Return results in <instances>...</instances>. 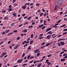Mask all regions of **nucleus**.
Returning <instances> with one entry per match:
<instances>
[{
	"label": "nucleus",
	"mask_w": 67,
	"mask_h": 67,
	"mask_svg": "<svg viewBox=\"0 0 67 67\" xmlns=\"http://www.w3.org/2000/svg\"><path fill=\"white\" fill-rule=\"evenodd\" d=\"M23 60H22V59H20L19 60H18V63H21V62H22L23 61Z\"/></svg>",
	"instance_id": "obj_4"
},
{
	"label": "nucleus",
	"mask_w": 67,
	"mask_h": 67,
	"mask_svg": "<svg viewBox=\"0 0 67 67\" xmlns=\"http://www.w3.org/2000/svg\"><path fill=\"white\" fill-rule=\"evenodd\" d=\"M43 37H40L39 38V40H40L41 39H42V38H43Z\"/></svg>",
	"instance_id": "obj_42"
},
{
	"label": "nucleus",
	"mask_w": 67,
	"mask_h": 67,
	"mask_svg": "<svg viewBox=\"0 0 67 67\" xmlns=\"http://www.w3.org/2000/svg\"><path fill=\"white\" fill-rule=\"evenodd\" d=\"M65 60V59H61V62H63Z\"/></svg>",
	"instance_id": "obj_17"
},
{
	"label": "nucleus",
	"mask_w": 67,
	"mask_h": 67,
	"mask_svg": "<svg viewBox=\"0 0 67 67\" xmlns=\"http://www.w3.org/2000/svg\"><path fill=\"white\" fill-rule=\"evenodd\" d=\"M25 53H23L22 54V57H24V56H25Z\"/></svg>",
	"instance_id": "obj_26"
},
{
	"label": "nucleus",
	"mask_w": 67,
	"mask_h": 67,
	"mask_svg": "<svg viewBox=\"0 0 67 67\" xmlns=\"http://www.w3.org/2000/svg\"><path fill=\"white\" fill-rule=\"evenodd\" d=\"M45 44V42H43L42 44H41V45H44V44Z\"/></svg>",
	"instance_id": "obj_30"
},
{
	"label": "nucleus",
	"mask_w": 67,
	"mask_h": 67,
	"mask_svg": "<svg viewBox=\"0 0 67 67\" xmlns=\"http://www.w3.org/2000/svg\"><path fill=\"white\" fill-rule=\"evenodd\" d=\"M28 23H28V22H26V23H25V24H28Z\"/></svg>",
	"instance_id": "obj_64"
},
{
	"label": "nucleus",
	"mask_w": 67,
	"mask_h": 67,
	"mask_svg": "<svg viewBox=\"0 0 67 67\" xmlns=\"http://www.w3.org/2000/svg\"><path fill=\"white\" fill-rule=\"evenodd\" d=\"M3 42H4V41H2V42H1L0 43V44H1V45H2V43H3Z\"/></svg>",
	"instance_id": "obj_57"
},
{
	"label": "nucleus",
	"mask_w": 67,
	"mask_h": 67,
	"mask_svg": "<svg viewBox=\"0 0 67 67\" xmlns=\"http://www.w3.org/2000/svg\"><path fill=\"white\" fill-rule=\"evenodd\" d=\"M61 21L62 20H59L57 22V23H60Z\"/></svg>",
	"instance_id": "obj_29"
},
{
	"label": "nucleus",
	"mask_w": 67,
	"mask_h": 67,
	"mask_svg": "<svg viewBox=\"0 0 67 67\" xmlns=\"http://www.w3.org/2000/svg\"><path fill=\"white\" fill-rule=\"evenodd\" d=\"M30 56H30V55H29L28 56V57H27L28 59H29V58H30Z\"/></svg>",
	"instance_id": "obj_48"
},
{
	"label": "nucleus",
	"mask_w": 67,
	"mask_h": 67,
	"mask_svg": "<svg viewBox=\"0 0 67 67\" xmlns=\"http://www.w3.org/2000/svg\"><path fill=\"white\" fill-rule=\"evenodd\" d=\"M31 49V46H29L28 47V50H29Z\"/></svg>",
	"instance_id": "obj_21"
},
{
	"label": "nucleus",
	"mask_w": 67,
	"mask_h": 67,
	"mask_svg": "<svg viewBox=\"0 0 67 67\" xmlns=\"http://www.w3.org/2000/svg\"><path fill=\"white\" fill-rule=\"evenodd\" d=\"M42 11H43V12H45V11L44 10V9H42Z\"/></svg>",
	"instance_id": "obj_61"
},
{
	"label": "nucleus",
	"mask_w": 67,
	"mask_h": 67,
	"mask_svg": "<svg viewBox=\"0 0 67 67\" xmlns=\"http://www.w3.org/2000/svg\"><path fill=\"white\" fill-rule=\"evenodd\" d=\"M51 30H52L51 27H50L49 28L45 30L46 32H48V31H50Z\"/></svg>",
	"instance_id": "obj_1"
},
{
	"label": "nucleus",
	"mask_w": 67,
	"mask_h": 67,
	"mask_svg": "<svg viewBox=\"0 0 67 67\" xmlns=\"http://www.w3.org/2000/svg\"><path fill=\"white\" fill-rule=\"evenodd\" d=\"M39 50H40V49L36 50L34 52L35 53H36L37 52H38V51H39Z\"/></svg>",
	"instance_id": "obj_32"
},
{
	"label": "nucleus",
	"mask_w": 67,
	"mask_h": 67,
	"mask_svg": "<svg viewBox=\"0 0 67 67\" xmlns=\"http://www.w3.org/2000/svg\"><path fill=\"white\" fill-rule=\"evenodd\" d=\"M5 34V32L4 31L2 33V35H4Z\"/></svg>",
	"instance_id": "obj_56"
},
{
	"label": "nucleus",
	"mask_w": 67,
	"mask_h": 67,
	"mask_svg": "<svg viewBox=\"0 0 67 67\" xmlns=\"http://www.w3.org/2000/svg\"><path fill=\"white\" fill-rule=\"evenodd\" d=\"M63 14V12H61L60 13V15H62V14Z\"/></svg>",
	"instance_id": "obj_53"
},
{
	"label": "nucleus",
	"mask_w": 67,
	"mask_h": 67,
	"mask_svg": "<svg viewBox=\"0 0 67 67\" xmlns=\"http://www.w3.org/2000/svg\"><path fill=\"white\" fill-rule=\"evenodd\" d=\"M5 32L6 33H8L9 32V30H7Z\"/></svg>",
	"instance_id": "obj_37"
},
{
	"label": "nucleus",
	"mask_w": 67,
	"mask_h": 67,
	"mask_svg": "<svg viewBox=\"0 0 67 67\" xmlns=\"http://www.w3.org/2000/svg\"><path fill=\"white\" fill-rule=\"evenodd\" d=\"M44 24H42L41 25H39V27H42L43 26H44Z\"/></svg>",
	"instance_id": "obj_16"
},
{
	"label": "nucleus",
	"mask_w": 67,
	"mask_h": 67,
	"mask_svg": "<svg viewBox=\"0 0 67 67\" xmlns=\"http://www.w3.org/2000/svg\"><path fill=\"white\" fill-rule=\"evenodd\" d=\"M5 12L6 11L5 10H3L2 11V13H5Z\"/></svg>",
	"instance_id": "obj_33"
},
{
	"label": "nucleus",
	"mask_w": 67,
	"mask_h": 67,
	"mask_svg": "<svg viewBox=\"0 0 67 67\" xmlns=\"http://www.w3.org/2000/svg\"><path fill=\"white\" fill-rule=\"evenodd\" d=\"M45 26H43V27H42V30H43L44 29H45Z\"/></svg>",
	"instance_id": "obj_39"
},
{
	"label": "nucleus",
	"mask_w": 67,
	"mask_h": 67,
	"mask_svg": "<svg viewBox=\"0 0 67 67\" xmlns=\"http://www.w3.org/2000/svg\"><path fill=\"white\" fill-rule=\"evenodd\" d=\"M33 36H34V35H33V34L31 35V38H33Z\"/></svg>",
	"instance_id": "obj_28"
},
{
	"label": "nucleus",
	"mask_w": 67,
	"mask_h": 67,
	"mask_svg": "<svg viewBox=\"0 0 67 67\" xmlns=\"http://www.w3.org/2000/svg\"><path fill=\"white\" fill-rule=\"evenodd\" d=\"M34 41L33 40H32L30 43V44H32L33 43Z\"/></svg>",
	"instance_id": "obj_25"
},
{
	"label": "nucleus",
	"mask_w": 67,
	"mask_h": 67,
	"mask_svg": "<svg viewBox=\"0 0 67 67\" xmlns=\"http://www.w3.org/2000/svg\"><path fill=\"white\" fill-rule=\"evenodd\" d=\"M25 43H26V44H27V43H29V41H25Z\"/></svg>",
	"instance_id": "obj_34"
},
{
	"label": "nucleus",
	"mask_w": 67,
	"mask_h": 67,
	"mask_svg": "<svg viewBox=\"0 0 67 67\" xmlns=\"http://www.w3.org/2000/svg\"><path fill=\"white\" fill-rule=\"evenodd\" d=\"M39 5H40V4L38 3H37L36 5V7H38Z\"/></svg>",
	"instance_id": "obj_38"
},
{
	"label": "nucleus",
	"mask_w": 67,
	"mask_h": 67,
	"mask_svg": "<svg viewBox=\"0 0 67 67\" xmlns=\"http://www.w3.org/2000/svg\"><path fill=\"white\" fill-rule=\"evenodd\" d=\"M23 25V24H22L19 25V27H21V26H22V25Z\"/></svg>",
	"instance_id": "obj_43"
},
{
	"label": "nucleus",
	"mask_w": 67,
	"mask_h": 67,
	"mask_svg": "<svg viewBox=\"0 0 67 67\" xmlns=\"http://www.w3.org/2000/svg\"><path fill=\"white\" fill-rule=\"evenodd\" d=\"M14 23H13L12 24H11V26H14Z\"/></svg>",
	"instance_id": "obj_27"
},
{
	"label": "nucleus",
	"mask_w": 67,
	"mask_h": 67,
	"mask_svg": "<svg viewBox=\"0 0 67 67\" xmlns=\"http://www.w3.org/2000/svg\"><path fill=\"white\" fill-rule=\"evenodd\" d=\"M16 0H13V2L12 3H14L15 2Z\"/></svg>",
	"instance_id": "obj_60"
},
{
	"label": "nucleus",
	"mask_w": 67,
	"mask_h": 67,
	"mask_svg": "<svg viewBox=\"0 0 67 67\" xmlns=\"http://www.w3.org/2000/svg\"><path fill=\"white\" fill-rule=\"evenodd\" d=\"M12 15H14V17H15V18H16V14L15 12L12 14Z\"/></svg>",
	"instance_id": "obj_3"
},
{
	"label": "nucleus",
	"mask_w": 67,
	"mask_h": 67,
	"mask_svg": "<svg viewBox=\"0 0 67 67\" xmlns=\"http://www.w3.org/2000/svg\"><path fill=\"white\" fill-rule=\"evenodd\" d=\"M31 19V17H30L28 18V20H30Z\"/></svg>",
	"instance_id": "obj_55"
},
{
	"label": "nucleus",
	"mask_w": 67,
	"mask_h": 67,
	"mask_svg": "<svg viewBox=\"0 0 67 67\" xmlns=\"http://www.w3.org/2000/svg\"><path fill=\"white\" fill-rule=\"evenodd\" d=\"M8 19V17H6L4 18V20H7V19Z\"/></svg>",
	"instance_id": "obj_14"
},
{
	"label": "nucleus",
	"mask_w": 67,
	"mask_h": 67,
	"mask_svg": "<svg viewBox=\"0 0 67 67\" xmlns=\"http://www.w3.org/2000/svg\"><path fill=\"white\" fill-rule=\"evenodd\" d=\"M19 47V45H17L16 46L14 47V49H16L17 48Z\"/></svg>",
	"instance_id": "obj_10"
},
{
	"label": "nucleus",
	"mask_w": 67,
	"mask_h": 67,
	"mask_svg": "<svg viewBox=\"0 0 67 67\" xmlns=\"http://www.w3.org/2000/svg\"><path fill=\"white\" fill-rule=\"evenodd\" d=\"M30 38H29L27 40V41H28V42H29V41H30Z\"/></svg>",
	"instance_id": "obj_41"
},
{
	"label": "nucleus",
	"mask_w": 67,
	"mask_h": 67,
	"mask_svg": "<svg viewBox=\"0 0 67 67\" xmlns=\"http://www.w3.org/2000/svg\"><path fill=\"white\" fill-rule=\"evenodd\" d=\"M7 54V53L4 52L2 53V54L1 55V56L0 57H3L4 56V55H5Z\"/></svg>",
	"instance_id": "obj_2"
},
{
	"label": "nucleus",
	"mask_w": 67,
	"mask_h": 67,
	"mask_svg": "<svg viewBox=\"0 0 67 67\" xmlns=\"http://www.w3.org/2000/svg\"><path fill=\"white\" fill-rule=\"evenodd\" d=\"M11 7H12L11 5H9V8H11Z\"/></svg>",
	"instance_id": "obj_50"
},
{
	"label": "nucleus",
	"mask_w": 67,
	"mask_h": 67,
	"mask_svg": "<svg viewBox=\"0 0 67 67\" xmlns=\"http://www.w3.org/2000/svg\"><path fill=\"white\" fill-rule=\"evenodd\" d=\"M40 14V16H42V15H43V13H41Z\"/></svg>",
	"instance_id": "obj_31"
},
{
	"label": "nucleus",
	"mask_w": 67,
	"mask_h": 67,
	"mask_svg": "<svg viewBox=\"0 0 67 67\" xmlns=\"http://www.w3.org/2000/svg\"><path fill=\"white\" fill-rule=\"evenodd\" d=\"M63 55L64 56H66V55H67V54H66V53H64Z\"/></svg>",
	"instance_id": "obj_51"
},
{
	"label": "nucleus",
	"mask_w": 67,
	"mask_h": 67,
	"mask_svg": "<svg viewBox=\"0 0 67 67\" xmlns=\"http://www.w3.org/2000/svg\"><path fill=\"white\" fill-rule=\"evenodd\" d=\"M17 32H18V30H14L13 31V32L14 33H16Z\"/></svg>",
	"instance_id": "obj_20"
},
{
	"label": "nucleus",
	"mask_w": 67,
	"mask_h": 67,
	"mask_svg": "<svg viewBox=\"0 0 67 67\" xmlns=\"http://www.w3.org/2000/svg\"><path fill=\"white\" fill-rule=\"evenodd\" d=\"M25 15V14H23L22 15V16H24Z\"/></svg>",
	"instance_id": "obj_62"
},
{
	"label": "nucleus",
	"mask_w": 67,
	"mask_h": 67,
	"mask_svg": "<svg viewBox=\"0 0 67 67\" xmlns=\"http://www.w3.org/2000/svg\"><path fill=\"white\" fill-rule=\"evenodd\" d=\"M43 35V34H41L40 36V37H41V36H42Z\"/></svg>",
	"instance_id": "obj_54"
},
{
	"label": "nucleus",
	"mask_w": 67,
	"mask_h": 67,
	"mask_svg": "<svg viewBox=\"0 0 67 67\" xmlns=\"http://www.w3.org/2000/svg\"><path fill=\"white\" fill-rule=\"evenodd\" d=\"M49 45V43H47V44H46V47H48Z\"/></svg>",
	"instance_id": "obj_24"
},
{
	"label": "nucleus",
	"mask_w": 67,
	"mask_h": 67,
	"mask_svg": "<svg viewBox=\"0 0 67 67\" xmlns=\"http://www.w3.org/2000/svg\"><path fill=\"white\" fill-rule=\"evenodd\" d=\"M23 32H27V29H25L24 30L22 31Z\"/></svg>",
	"instance_id": "obj_6"
},
{
	"label": "nucleus",
	"mask_w": 67,
	"mask_h": 67,
	"mask_svg": "<svg viewBox=\"0 0 67 67\" xmlns=\"http://www.w3.org/2000/svg\"><path fill=\"white\" fill-rule=\"evenodd\" d=\"M63 31H67V29H65L63 30Z\"/></svg>",
	"instance_id": "obj_44"
},
{
	"label": "nucleus",
	"mask_w": 67,
	"mask_h": 67,
	"mask_svg": "<svg viewBox=\"0 0 67 67\" xmlns=\"http://www.w3.org/2000/svg\"><path fill=\"white\" fill-rule=\"evenodd\" d=\"M41 65H42V63H39L37 65V67H41Z\"/></svg>",
	"instance_id": "obj_7"
},
{
	"label": "nucleus",
	"mask_w": 67,
	"mask_h": 67,
	"mask_svg": "<svg viewBox=\"0 0 67 67\" xmlns=\"http://www.w3.org/2000/svg\"><path fill=\"white\" fill-rule=\"evenodd\" d=\"M40 23H42V22H43V20H42L40 19Z\"/></svg>",
	"instance_id": "obj_59"
},
{
	"label": "nucleus",
	"mask_w": 67,
	"mask_h": 67,
	"mask_svg": "<svg viewBox=\"0 0 67 67\" xmlns=\"http://www.w3.org/2000/svg\"><path fill=\"white\" fill-rule=\"evenodd\" d=\"M52 56V55L51 54H50L47 55L48 57H50V56Z\"/></svg>",
	"instance_id": "obj_18"
},
{
	"label": "nucleus",
	"mask_w": 67,
	"mask_h": 67,
	"mask_svg": "<svg viewBox=\"0 0 67 67\" xmlns=\"http://www.w3.org/2000/svg\"><path fill=\"white\" fill-rule=\"evenodd\" d=\"M60 43L61 44V45H65V43L64 42H60Z\"/></svg>",
	"instance_id": "obj_8"
},
{
	"label": "nucleus",
	"mask_w": 67,
	"mask_h": 67,
	"mask_svg": "<svg viewBox=\"0 0 67 67\" xmlns=\"http://www.w3.org/2000/svg\"><path fill=\"white\" fill-rule=\"evenodd\" d=\"M67 32H64L63 33V35H65V34H67Z\"/></svg>",
	"instance_id": "obj_45"
},
{
	"label": "nucleus",
	"mask_w": 67,
	"mask_h": 67,
	"mask_svg": "<svg viewBox=\"0 0 67 67\" xmlns=\"http://www.w3.org/2000/svg\"><path fill=\"white\" fill-rule=\"evenodd\" d=\"M45 47V46H41V48H44Z\"/></svg>",
	"instance_id": "obj_15"
},
{
	"label": "nucleus",
	"mask_w": 67,
	"mask_h": 67,
	"mask_svg": "<svg viewBox=\"0 0 67 67\" xmlns=\"http://www.w3.org/2000/svg\"><path fill=\"white\" fill-rule=\"evenodd\" d=\"M8 11H9V12H10V11H12V8L8 9Z\"/></svg>",
	"instance_id": "obj_12"
},
{
	"label": "nucleus",
	"mask_w": 67,
	"mask_h": 67,
	"mask_svg": "<svg viewBox=\"0 0 67 67\" xmlns=\"http://www.w3.org/2000/svg\"><path fill=\"white\" fill-rule=\"evenodd\" d=\"M55 7L54 9V10H57V5H55Z\"/></svg>",
	"instance_id": "obj_13"
},
{
	"label": "nucleus",
	"mask_w": 67,
	"mask_h": 67,
	"mask_svg": "<svg viewBox=\"0 0 67 67\" xmlns=\"http://www.w3.org/2000/svg\"><path fill=\"white\" fill-rule=\"evenodd\" d=\"M27 65V64L26 63H25L23 64L22 66H26V65Z\"/></svg>",
	"instance_id": "obj_22"
},
{
	"label": "nucleus",
	"mask_w": 67,
	"mask_h": 67,
	"mask_svg": "<svg viewBox=\"0 0 67 67\" xmlns=\"http://www.w3.org/2000/svg\"><path fill=\"white\" fill-rule=\"evenodd\" d=\"M17 66H18V65H16L14 66H13V67H16Z\"/></svg>",
	"instance_id": "obj_63"
},
{
	"label": "nucleus",
	"mask_w": 67,
	"mask_h": 67,
	"mask_svg": "<svg viewBox=\"0 0 67 67\" xmlns=\"http://www.w3.org/2000/svg\"><path fill=\"white\" fill-rule=\"evenodd\" d=\"M27 16H26L25 17L24 19H27Z\"/></svg>",
	"instance_id": "obj_47"
},
{
	"label": "nucleus",
	"mask_w": 67,
	"mask_h": 67,
	"mask_svg": "<svg viewBox=\"0 0 67 67\" xmlns=\"http://www.w3.org/2000/svg\"><path fill=\"white\" fill-rule=\"evenodd\" d=\"M20 39V37H18L16 38V40H19Z\"/></svg>",
	"instance_id": "obj_19"
},
{
	"label": "nucleus",
	"mask_w": 67,
	"mask_h": 67,
	"mask_svg": "<svg viewBox=\"0 0 67 67\" xmlns=\"http://www.w3.org/2000/svg\"><path fill=\"white\" fill-rule=\"evenodd\" d=\"M27 45V44H26L25 45H24V47H26V46Z\"/></svg>",
	"instance_id": "obj_49"
},
{
	"label": "nucleus",
	"mask_w": 67,
	"mask_h": 67,
	"mask_svg": "<svg viewBox=\"0 0 67 67\" xmlns=\"http://www.w3.org/2000/svg\"><path fill=\"white\" fill-rule=\"evenodd\" d=\"M53 27H54V28H57V26H55V25L53 26Z\"/></svg>",
	"instance_id": "obj_36"
},
{
	"label": "nucleus",
	"mask_w": 67,
	"mask_h": 67,
	"mask_svg": "<svg viewBox=\"0 0 67 67\" xmlns=\"http://www.w3.org/2000/svg\"><path fill=\"white\" fill-rule=\"evenodd\" d=\"M18 5V4L17 3H15L13 5L14 6H16Z\"/></svg>",
	"instance_id": "obj_23"
},
{
	"label": "nucleus",
	"mask_w": 67,
	"mask_h": 67,
	"mask_svg": "<svg viewBox=\"0 0 67 67\" xmlns=\"http://www.w3.org/2000/svg\"><path fill=\"white\" fill-rule=\"evenodd\" d=\"M22 9H25V8H26V6H23L22 7Z\"/></svg>",
	"instance_id": "obj_9"
},
{
	"label": "nucleus",
	"mask_w": 67,
	"mask_h": 67,
	"mask_svg": "<svg viewBox=\"0 0 67 67\" xmlns=\"http://www.w3.org/2000/svg\"><path fill=\"white\" fill-rule=\"evenodd\" d=\"M34 4V3H32L30 4V6H32Z\"/></svg>",
	"instance_id": "obj_40"
},
{
	"label": "nucleus",
	"mask_w": 67,
	"mask_h": 67,
	"mask_svg": "<svg viewBox=\"0 0 67 67\" xmlns=\"http://www.w3.org/2000/svg\"><path fill=\"white\" fill-rule=\"evenodd\" d=\"M65 25H66L65 24H64L63 25H62V26H60L61 27H64V26H65Z\"/></svg>",
	"instance_id": "obj_35"
},
{
	"label": "nucleus",
	"mask_w": 67,
	"mask_h": 67,
	"mask_svg": "<svg viewBox=\"0 0 67 67\" xmlns=\"http://www.w3.org/2000/svg\"><path fill=\"white\" fill-rule=\"evenodd\" d=\"M35 24V23H32L31 24V25H34V24Z\"/></svg>",
	"instance_id": "obj_58"
},
{
	"label": "nucleus",
	"mask_w": 67,
	"mask_h": 67,
	"mask_svg": "<svg viewBox=\"0 0 67 67\" xmlns=\"http://www.w3.org/2000/svg\"><path fill=\"white\" fill-rule=\"evenodd\" d=\"M40 53H38L37 54V56H40Z\"/></svg>",
	"instance_id": "obj_46"
},
{
	"label": "nucleus",
	"mask_w": 67,
	"mask_h": 67,
	"mask_svg": "<svg viewBox=\"0 0 67 67\" xmlns=\"http://www.w3.org/2000/svg\"><path fill=\"white\" fill-rule=\"evenodd\" d=\"M51 36V35H48L47 37V38H48V39H50V38H51V37H50V36Z\"/></svg>",
	"instance_id": "obj_5"
},
{
	"label": "nucleus",
	"mask_w": 67,
	"mask_h": 67,
	"mask_svg": "<svg viewBox=\"0 0 67 67\" xmlns=\"http://www.w3.org/2000/svg\"><path fill=\"white\" fill-rule=\"evenodd\" d=\"M63 41H65V39H60L58 40V42H59V41H63Z\"/></svg>",
	"instance_id": "obj_11"
},
{
	"label": "nucleus",
	"mask_w": 67,
	"mask_h": 67,
	"mask_svg": "<svg viewBox=\"0 0 67 67\" xmlns=\"http://www.w3.org/2000/svg\"><path fill=\"white\" fill-rule=\"evenodd\" d=\"M52 32V31H50L48 32L47 33V34H49V33H50Z\"/></svg>",
	"instance_id": "obj_52"
}]
</instances>
